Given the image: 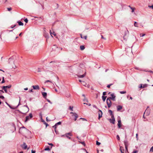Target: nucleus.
<instances>
[{"label": "nucleus", "instance_id": "3", "mask_svg": "<svg viewBox=\"0 0 153 153\" xmlns=\"http://www.w3.org/2000/svg\"><path fill=\"white\" fill-rule=\"evenodd\" d=\"M33 117V115L31 113H30L29 115L26 116L25 122H26Z\"/></svg>", "mask_w": 153, "mask_h": 153}, {"label": "nucleus", "instance_id": "26", "mask_svg": "<svg viewBox=\"0 0 153 153\" xmlns=\"http://www.w3.org/2000/svg\"><path fill=\"white\" fill-rule=\"evenodd\" d=\"M11 85H8V86H5V87L6 88H11Z\"/></svg>", "mask_w": 153, "mask_h": 153}, {"label": "nucleus", "instance_id": "57", "mask_svg": "<svg viewBox=\"0 0 153 153\" xmlns=\"http://www.w3.org/2000/svg\"><path fill=\"white\" fill-rule=\"evenodd\" d=\"M54 130H55V131L56 132V134H57V133H58V131H56V128H54Z\"/></svg>", "mask_w": 153, "mask_h": 153}, {"label": "nucleus", "instance_id": "19", "mask_svg": "<svg viewBox=\"0 0 153 153\" xmlns=\"http://www.w3.org/2000/svg\"><path fill=\"white\" fill-rule=\"evenodd\" d=\"M17 22L18 23L19 25L20 26H22L23 25V23L21 21H18Z\"/></svg>", "mask_w": 153, "mask_h": 153}, {"label": "nucleus", "instance_id": "23", "mask_svg": "<svg viewBox=\"0 0 153 153\" xmlns=\"http://www.w3.org/2000/svg\"><path fill=\"white\" fill-rule=\"evenodd\" d=\"M85 76V74H84L82 75L79 76L78 77L80 78H83V77H84Z\"/></svg>", "mask_w": 153, "mask_h": 153}, {"label": "nucleus", "instance_id": "39", "mask_svg": "<svg viewBox=\"0 0 153 153\" xmlns=\"http://www.w3.org/2000/svg\"><path fill=\"white\" fill-rule=\"evenodd\" d=\"M150 152H153V146L151 148L150 150Z\"/></svg>", "mask_w": 153, "mask_h": 153}, {"label": "nucleus", "instance_id": "35", "mask_svg": "<svg viewBox=\"0 0 153 153\" xmlns=\"http://www.w3.org/2000/svg\"><path fill=\"white\" fill-rule=\"evenodd\" d=\"M138 151L136 150H134L132 153H138Z\"/></svg>", "mask_w": 153, "mask_h": 153}, {"label": "nucleus", "instance_id": "49", "mask_svg": "<svg viewBox=\"0 0 153 153\" xmlns=\"http://www.w3.org/2000/svg\"><path fill=\"white\" fill-rule=\"evenodd\" d=\"M93 107L94 108H95L97 109H98V108H97V106L96 105H93Z\"/></svg>", "mask_w": 153, "mask_h": 153}, {"label": "nucleus", "instance_id": "54", "mask_svg": "<svg viewBox=\"0 0 153 153\" xmlns=\"http://www.w3.org/2000/svg\"><path fill=\"white\" fill-rule=\"evenodd\" d=\"M29 92H33V89H31L30 90H29Z\"/></svg>", "mask_w": 153, "mask_h": 153}, {"label": "nucleus", "instance_id": "7", "mask_svg": "<svg viewBox=\"0 0 153 153\" xmlns=\"http://www.w3.org/2000/svg\"><path fill=\"white\" fill-rule=\"evenodd\" d=\"M61 124V122L60 121L59 122L56 123L55 124L54 126H53V128H56L57 125H60Z\"/></svg>", "mask_w": 153, "mask_h": 153}, {"label": "nucleus", "instance_id": "25", "mask_svg": "<svg viewBox=\"0 0 153 153\" xmlns=\"http://www.w3.org/2000/svg\"><path fill=\"white\" fill-rule=\"evenodd\" d=\"M83 101L84 102H88V100L86 98V97L84 98V99L83 100Z\"/></svg>", "mask_w": 153, "mask_h": 153}, {"label": "nucleus", "instance_id": "8", "mask_svg": "<svg viewBox=\"0 0 153 153\" xmlns=\"http://www.w3.org/2000/svg\"><path fill=\"white\" fill-rule=\"evenodd\" d=\"M32 87L34 90H39V86L38 85H33Z\"/></svg>", "mask_w": 153, "mask_h": 153}, {"label": "nucleus", "instance_id": "43", "mask_svg": "<svg viewBox=\"0 0 153 153\" xmlns=\"http://www.w3.org/2000/svg\"><path fill=\"white\" fill-rule=\"evenodd\" d=\"M7 9L8 11H10L12 10V8L11 7L7 8Z\"/></svg>", "mask_w": 153, "mask_h": 153}, {"label": "nucleus", "instance_id": "60", "mask_svg": "<svg viewBox=\"0 0 153 153\" xmlns=\"http://www.w3.org/2000/svg\"><path fill=\"white\" fill-rule=\"evenodd\" d=\"M48 117H47L46 118V120L47 121H50L51 120H48Z\"/></svg>", "mask_w": 153, "mask_h": 153}, {"label": "nucleus", "instance_id": "37", "mask_svg": "<svg viewBox=\"0 0 153 153\" xmlns=\"http://www.w3.org/2000/svg\"><path fill=\"white\" fill-rule=\"evenodd\" d=\"M43 122H44V124L45 125L46 127H47L48 126H49V125L47 123H46L44 120H43Z\"/></svg>", "mask_w": 153, "mask_h": 153}, {"label": "nucleus", "instance_id": "14", "mask_svg": "<svg viewBox=\"0 0 153 153\" xmlns=\"http://www.w3.org/2000/svg\"><path fill=\"white\" fill-rule=\"evenodd\" d=\"M124 143L125 146H128V142L127 140H126L124 141Z\"/></svg>", "mask_w": 153, "mask_h": 153}, {"label": "nucleus", "instance_id": "59", "mask_svg": "<svg viewBox=\"0 0 153 153\" xmlns=\"http://www.w3.org/2000/svg\"><path fill=\"white\" fill-rule=\"evenodd\" d=\"M79 82H81V83L82 82H83V83H84L85 82H84V81H81V80H79Z\"/></svg>", "mask_w": 153, "mask_h": 153}, {"label": "nucleus", "instance_id": "28", "mask_svg": "<svg viewBox=\"0 0 153 153\" xmlns=\"http://www.w3.org/2000/svg\"><path fill=\"white\" fill-rule=\"evenodd\" d=\"M81 37L82 38H83L85 39H87V36H85L83 37L82 36V35L81 34Z\"/></svg>", "mask_w": 153, "mask_h": 153}, {"label": "nucleus", "instance_id": "64", "mask_svg": "<svg viewBox=\"0 0 153 153\" xmlns=\"http://www.w3.org/2000/svg\"><path fill=\"white\" fill-rule=\"evenodd\" d=\"M101 38H102V39H105V38H104L103 37V36H102V35H101Z\"/></svg>", "mask_w": 153, "mask_h": 153}, {"label": "nucleus", "instance_id": "2", "mask_svg": "<svg viewBox=\"0 0 153 153\" xmlns=\"http://www.w3.org/2000/svg\"><path fill=\"white\" fill-rule=\"evenodd\" d=\"M107 104L108 108H110L111 105V102L110 99L108 98L106 101Z\"/></svg>", "mask_w": 153, "mask_h": 153}, {"label": "nucleus", "instance_id": "62", "mask_svg": "<svg viewBox=\"0 0 153 153\" xmlns=\"http://www.w3.org/2000/svg\"><path fill=\"white\" fill-rule=\"evenodd\" d=\"M148 72H149L150 73H153V71H148Z\"/></svg>", "mask_w": 153, "mask_h": 153}, {"label": "nucleus", "instance_id": "4", "mask_svg": "<svg viewBox=\"0 0 153 153\" xmlns=\"http://www.w3.org/2000/svg\"><path fill=\"white\" fill-rule=\"evenodd\" d=\"M111 97H108L110 100H111L114 101H115L116 96L114 95V94L113 93L111 95Z\"/></svg>", "mask_w": 153, "mask_h": 153}, {"label": "nucleus", "instance_id": "51", "mask_svg": "<svg viewBox=\"0 0 153 153\" xmlns=\"http://www.w3.org/2000/svg\"><path fill=\"white\" fill-rule=\"evenodd\" d=\"M0 98L4 99V97L3 96H0Z\"/></svg>", "mask_w": 153, "mask_h": 153}, {"label": "nucleus", "instance_id": "29", "mask_svg": "<svg viewBox=\"0 0 153 153\" xmlns=\"http://www.w3.org/2000/svg\"><path fill=\"white\" fill-rule=\"evenodd\" d=\"M129 6L132 10V12H134V8H133V7H131L130 6Z\"/></svg>", "mask_w": 153, "mask_h": 153}, {"label": "nucleus", "instance_id": "31", "mask_svg": "<svg viewBox=\"0 0 153 153\" xmlns=\"http://www.w3.org/2000/svg\"><path fill=\"white\" fill-rule=\"evenodd\" d=\"M113 85V83H111L110 84H109L108 85L107 87L108 88H109L110 87V86L111 85Z\"/></svg>", "mask_w": 153, "mask_h": 153}, {"label": "nucleus", "instance_id": "50", "mask_svg": "<svg viewBox=\"0 0 153 153\" xmlns=\"http://www.w3.org/2000/svg\"><path fill=\"white\" fill-rule=\"evenodd\" d=\"M111 117L112 119L113 120V119H115L113 114L111 115Z\"/></svg>", "mask_w": 153, "mask_h": 153}, {"label": "nucleus", "instance_id": "11", "mask_svg": "<svg viewBox=\"0 0 153 153\" xmlns=\"http://www.w3.org/2000/svg\"><path fill=\"white\" fill-rule=\"evenodd\" d=\"M129 33V32H128V30H127V31H126L125 32V35L124 36H123V39L124 40H126V38H125V36L128 34Z\"/></svg>", "mask_w": 153, "mask_h": 153}, {"label": "nucleus", "instance_id": "56", "mask_svg": "<svg viewBox=\"0 0 153 153\" xmlns=\"http://www.w3.org/2000/svg\"><path fill=\"white\" fill-rule=\"evenodd\" d=\"M1 93H4V91L3 90H0V94H1Z\"/></svg>", "mask_w": 153, "mask_h": 153}, {"label": "nucleus", "instance_id": "58", "mask_svg": "<svg viewBox=\"0 0 153 153\" xmlns=\"http://www.w3.org/2000/svg\"><path fill=\"white\" fill-rule=\"evenodd\" d=\"M5 82V81H4V79H3V80H2V81L1 82V83H4Z\"/></svg>", "mask_w": 153, "mask_h": 153}, {"label": "nucleus", "instance_id": "34", "mask_svg": "<svg viewBox=\"0 0 153 153\" xmlns=\"http://www.w3.org/2000/svg\"><path fill=\"white\" fill-rule=\"evenodd\" d=\"M24 21L26 23H27L28 22V19H27V18H26L24 20Z\"/></svg>", "mask_w": 153, "mask_h": 153}, {"label": "nucleus", "instance_id": "24", "mask_svg": "<svg viewBox=\"0 0 153 153\" xmlns=\"http://www.w3.org/2000/svg\"><path fill=\"white\" fill-rule=\"evenodd\" d=\"M108 112L109 113L110 115L113 114L112 111L111 110H108Z\"/></svg>", "mask_w": 153, "mask_h": 153}, {"label": "nucleus", "instance_id": "5", "mask_svg": "<svg viewBox=\"0 0 153 153\" xmlns=\"http://www.w3.org/2000/svg\"><path fill=\"white\" fill-rule=\"evenodd\" d=\"M68 135H69L70 136H72V135L71 132H69L68 133H66L65 134V135H63L62 136H65L68 138L69 139H71V137H69L68 136Z\"/></svg>", "mask_w": 153, "mask_h": 153}, {"label": "nucleus", "instance_id": "32", "mask_svg": "<svg viewBox=\"0 0 153 153\" xmlns=\"http://www.w3.org/2000/svg\"><path fill=\"white\" fill-rule=\"evenodd\" d=\"M148 85L147 84H145L143 85V88H146L147 86Z\"/></svg>", "mask_w": 153, "mask_h": 153}, {"label": "nucleus", "instance_id": "38", "mask_svg": "<svg viewBox=\"0 0 153 153\" xmlns=\"http://www.w3.org/2000/svg\"><path fill=\"white\" fill-rule=\"evenodd\" d=\"M116 137H117V139L118 140H120V137L119 136L117 135V136H116Z\"/></svg>", "mask_w": 153, "mask_h": 153}, {"label": "nucleus", "instance_id": "36", "mask_svg": "<svg viewBox=\"0 0 153 153\" xmlns=\"http://www.w3.org/2000/svg\"><path fill=\"white\" fill-rule=\"evenodd\" d=\"M100 143L98 142L97 141H96V144L97 145H100Z\"/></svg>", "mask_w": 153, "mask_h": 153}, {"label": "nucleus", "instance_id": "16", "mask_svg": "<svg viewBox=\"0 0 153 153\" xmlns=\"http://www.w3.org/2000/svg\"><path fill=\"white\" fill-rule=\"evenodd\" d=\"M110 122L111 123H112L113 124H114L115 123V119H110L109 120Z\"/></svg>", "mask_w": 153, "mask_h": 153}, {"label": "nucleus", "instance_id": "20", "mask_svg": "<svg viewBox=\"0 0 153 153\" xmlns=\"http://www.w3.org/2000/svg\"><path fill=\"white\" fill-rule=\"evenodd\" d=\"M23 146H24V147H23V149H26L27 148V146L25 143H23Z\"/></svg>", "mask_w": 153, "mask_h": 153}, {"label": "nucleus", "instance_id": "13", "mask_svg": "<svg viewBox=\"0 0 153 153\" xmlns=\"http://www.w3.org/2000/svg\"><path fill=\"white\" fill-rule=\"evenodd\" d=\"M42 95L45 98H46L47 96V93L45 92H43L42 93Z\"/></svg>", "mask_w": 153, "mask_h": 153}, {"label": "nucleus", "instance_id": "48", "mask_svg": "<svg viewBox=\"0 0 153 153\" xmlns=\"http://www.w3.org/2000/svg\"><path fill=\"white\" fill-rule=\"evenodd\" d=\"M19 104L18 105V106H17V107H18L19 105H21V103L20 102V100H21V98H20V97H19Z\"/></svg>", "mask_w": 153, "mask_h": 153}, {"label": "nucleus", "instance_id": "1", "mask_svg": "<svg viewBox=\"0 0 153 153\" xmlns=\"http://www.w3.org/2000/svg\"><path fill=\"white\" fill-rule=\"evenodd\" d=\"M70 114H73L72 117L74 118V120L76 121L77 118L78 117V115L75 112H71Z\"/></svg>", "mask_w": 153, "mask_h": 153}, {"label": "nucleus", "instance_id": "30", "mask_svg": "<svg viewBox=\"0 0 153 153\" xmlns=\"http://www.w3.org/2000/svg\"><path fill=\"white\" fill-rule=\"evenodd\" d=\"M120 93L121 94H124L126 93V91H120Z\"/></svg>", "mask_w": 153, "mask_h": 153}, {"label": "nucleus", "instance_id": "6", "mask_svg": "<svg viewBox=\"0 0 153 153\" xmlns=\"http://www.w3.org/2000/svg\"><path fill=\"white\" fill-rule=\"evenodd\" d=\"M98 119H100L101 117H102V111L100 110H99L98 112Z\"/></svg>", "mask_w": 153, "mask_h": 153}, {"label": "nucleus", "instance_id": "40", "mask_svg": "<svg viewBox=\"0 0 153 153\" xmlns=\"http://www.w3.org/2000/svg\"><path fill=\"white\" fill-rule=\"evenodd\" d=\"M16 25H11L10 27L12 28H13L14 27H16Z\"/></svg>", "mask_w": 153, "mask_h": 153}, {"label": "nucleus", "instance_id": "17", "mask_svg": "<svg viewBox=\"0 0 153 153\" xmlns=\"http://www.w3.org/2000/svg\"><path fill=\"white\" fill-rule=\"evenodd\" d=\"M134 25L135 27H139V24H138L136 22H134Z\"/></svg>", "mask_w": 153, "mask_h": 153}, {"label": "nucleus", "instance_id": "12", "mask_svg": "<svg viewBox=\"0 0 153 153\" xmlns=\"http://www.w3.org/2000/svg\"><path fill=\"white\" fill-rule=\"evenodd\" d=\"M117 111H119L122 108V106L121 105H119L117 107Z\"/></svg>", "mask_w": 153, "mask_h": 153}, {"label": "nucleus", "instance_id": "9", "mask_svg": "<svg viewBox=\"0 0 153 153\" xmlns=\"http://www.w3.org/2000/svg\"><path fill=\"white\" fill-rule=\"evenodd\" d=\"M150 112L149 110L148 109H147V108L144 113V114H146L147 115H149L150 114Z\"/></svg>", "mask_w": 153, "mask_h": 153}, {"label": "nucleus", "instance_id": "52", "mask_svg": "<svg viewBox=\"0 0 153 153\" xmlns=\"http://www.w3.org/2000/svg\"><path fill=\"white\" fill-rule=\"evenodd\" d=\"M47 101L48 102H49L51 104H52V102L50 101V100H49L48 99H47Z\"/></svg>", "mask_w": 153, "mask_h": 153}, {"label": "nucleus", "instance_id": "44", "mask_svg": "<svg viewBox=\"0 0 153 153\" xmlns=\"http://www.w3.org/2000/svg\"><path fill=\"white\" fill-rule=\"evenodd\" d=\"M150 8H151L152 9H153V5L152 6H148Z\"/></svg>", "mask_w": 153, "mask_h": 153}, {"label": "nucleus", "instance_id": "47", "mask_svg": "<svg viewBox=\"0 0 153 153\" xmlns=\"http://www.w3.org/2000/svg\"><path fill=\"white\" fill-rule=\"evenodd\" d=\"M106 92H104L103 93V96H104L106 95Z\"/></svg>", "mask_w": 153, "mask_h": 153}, {"label": "nucleus", "instance_id": "63", "mask_svg": "<svg viewBox=\"0 0 153 153\" xmlns=\"http://www.w3.org/2000/svg\"><path fill=\"white\" fill-rule=\"evenodd\" d=\"M139 88H143V85H142V84H140V87Z\"/></svg>", "mask_w": 153, "mask_h": 153}, {"label": "nucleus", "instance_id": "53", "mask_svg": "<svg viewBox=\"0 0 153 153\" xmlns=\"http://www.w3.org/2000/svg\"><path fill=\"white\" fill-rule=\"evenodd\" d=\"M48 144L49 145L51 146H53V144L52 143H48Z\"/></svg>", "mask_w": 153, "mask_h": 153}, {"label": "nucleus", "instance_id": "27", "mask_svg": "<svg viewBox=\"0 0 153 153\" xmlns=\"http://www.w3.org/2000/svg\"><path fill=\"white\" fill-rule=\"evenodd\" d=\"M44 150L45 151H50L51 149L49 148V147L48 146V147L45 148Z\"/></svg>", "mask_w": 153, "mask_h": 153}, {"label": "nucleus", "instance_id": "46", "mask_svg": "<svg viewBox=\"0 0 153 153\" xmlns=\"http://www.w3.org/2000/svg\"><path fill=\"white\" fill-rule=\"evenodd\" d=\"M80 119H82L83 121H87V120L84 118H81Z\"/></svg>", "mask_w": 153, "mask_h": 153}, {"label": "nucleus", "instance_id": "22", "mask_svg": "<svg viewBox=\"0 0 153 153\" xmlns=\"http://www.w3.org/2000/svg\"><path fill=\"white\" fill-rule=\"evenodd\" d=\"M85 48V47L83 45H81L80 46V49L81 50H83Z\"/></svg>", "mask_w": 153, "mask_h": 153}, {"label": "nucleus", "instance_id": "45", "mask_svg": "<svg viewBox=\"0 0 153 153\" xmlns=\"http://www.w3.org/2000/svg\"><path fill=\"white\" fill-rule=\"evenodd\" d=\"M50 82L51 83H52L51 81L49 80H47L45 82L46 83V82Z\"/></svg>", "mask_w": 153, "mask_h": 153}, {"label": "nucleus", "instance_id": "61", "mask_svg": "<svg viewBox=\"0 0 153 153\" xmlns=\"http://www.w3.org/2000/svg\"><path fill=\"white\" fill-rule=\"evenodd\" d=\"M125 146V148H126V150L127 151H128V148H127V147H128V146Z\"/></svg>", "mask_w": 153, "mask_h": 153}, {"label": "nucleus", "instance_id": "15", "mask_svg": "<svg viewBox=\"0 0 153 153\" xmlns=\"http://www.w3.org/2000/svg\"><path fill=\"white\" fill-rule=\"evenodd\" d=\"M120 150L121 153H124V149L123 147L122 146L120 147Z\"/></svg>", "mask_w": 153, "mask_h": 153}, {"label": "nucleus", "instance_id": "10", "mask_svg": "<svg viewBox=\"0 0 153 153\" xmlns=\"http://www.w3.org/2000/svg\"><path fill=\"white\" fill-rule=\"evenodd\" d=\"M118 123L117 124L119 128H120L121 127V122L120 120H118Z\"/></svg>", "mask_w": 153, "mask_h": 153}, {"label": "nucleus", "instance_id": "21", "mask_svg": "<svg viewBox=\"0 0 153 153\" xmlns=\"http://www.w3.org/2000/svg\"><path fill=\"white\" fill-rule=\"evenodd\" d=\"M106 97H107L106 96H102V100L103 102L105 101Z\"/></svg>", "mask_w": 153, "mask_h": 153}, {"label": "nucleus", "instance_id": "41", "mask_svg": "<svg viewBox=\"0 0 153 153\" xmlns=\"http://www.w3.org/2000/svg\"><path fill=\"white\" fill-rule=\"evenodd\" d=\"M41 71V69L40 68H38V71H37V72H40Z\"/></svg>", "mask_w": 153, "mask_h": 153}, {"label": "nucleus", "instance_id": "55", "mask_svg": "<svg viewBox=\"0 0 153 153\" xmlns=\"http://www.w3.org/2000/svg\"><path fill=\"white\" fill-rule=\"evenodd\" d=\"M36 151L35 150H32L31 153H35Z\"/></svg>", "mask_w": 153, "mask_h": 153}, {"label": "nucleus", "instance_id": "18", "mask_svg": "<svg viewBox=\"0 0 153 153\" xmlns=\"http://www.w3.org/2000/svg\"><path fill=\"white\" fill-rule=\"evenodd\" d=\"M2 89L4 90V91H5V93H7V89H6V88L5 87V86H3L2 87Z\"/></svg>", "mask_w": 153, "mask_h": 153}, {"label": "nucleus", "instance_id": "42", "mask_svg": "<svg viewBox=\"0 0 153 153\" xmlns=\"http://www.w3.org/2000/svg\"><path fill=\"white\" fill-rule=\"evenodd\" d=\"M145 34H142L141 33H140V36H141V37H143V36H145Z\"/></svg>", "mask_w": 153, "mask_h": 153}, {"label": "nucleus", "instance_id": "33", "mask_svg": "<svg viewBox=\"0 0 153 153\" xmlns=\"http://www.w3.org/2000/svg\"><path fill=\"white\" fill-rule=\"evenodd\" d=\"M73 106H70V107H69V109H70V110L71 111H73Z\"/></svg>", "mask_w": 153, "mask_h": 153}]
</instances>
